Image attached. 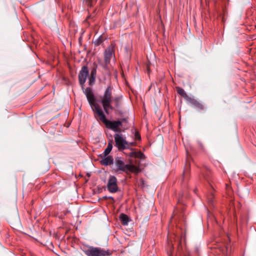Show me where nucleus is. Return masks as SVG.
Instances as JSON below:
<instances>
[{
    "label": "nucleus",
    "mask_w": 256,
    "mask_h": 256,
    "mask_svg": "<svg viewBox=\"0 0 256 256\" xmlns=\"http://www.w3.org/2000/svg\"><path fill=\"white\" fill-rule=\"evenodd\" d=\"M114 87L110 84L104 90V94L100 98L101 103L104 110L106 114H109L108 110H114L116 112L118 111L122 103V96H112Z\"/></svg>",
    "instance_id": "f257e3e1"
},
{
    "label": "nucleus",
    "mask_w": 256,
    "mask_h": 256,
    "mask_svg": "<svg viewBox=\"0 0 256 256\" xmlns=\"http://www.w3.org/2000/svg\"><path fill=\"white\" fill-rule=\"evenodd\" d=\"M114 164L116 167V172H122L128 174L130 173L137 174L141 172V170L138 166L132 164H125L123 158L120 157L116 158Z\"/></svg>",
    "instance_id": "f03ea898"
},
{
    "label": "nucleus",
    "mask_w": 256,
    "mask_h": 256,
    "mask_svg": "<svg viewBox=\"0 0 256 256\" xmlns=\"http://www.w3.org/2000/svg\"><path fill=\"white\" fill-rule=\"evenodd\" d=\"M98 114L96 116L98 117L99 120L102 122L106 127L114 132H121L120 127L122 126V122L120 120H108L106 118V116L104 114L102 110L98 112Z\"/></svg>",
    "instance_id": "7ed1b4c3"
},
{
    "label": "nucleus",
    "mask_w": 256,
    "mask_h": 256,
    "mask_svg": "<svg viewBox=\"0 0 256 256\" xmlns=\"http://www.w3.org/2000/svg\"><path fill=\"white\" fill-rule=\"evenodd\" d=\"M82 90L84 94L86 96L88 103L91 106V108L93 112L96 115L97 114H98V112L102 111V110L100 106L96 102L95 98L92 88H84V89H82Z\"/></svg>",
    "instance_id": "20e7f679"
},
{
    "label": "nucleus",
    "mask_w": 256,
    "mask_h": 256,
    "mask_svg": "<svg viewBox=\"0 0 256 256\" xmlns=\"http://www.w3.org/2000/svg\"><path fill=\"white\" fill-rule=\"evenodd\" d=\"M115 44L112 43L104 52V62L102 64L103 68L106 70H109V64L110 60L114 57Z\"/></svg>",
    "instance_id": "39448f33"
},
{
    "label": "nucleus",
    "mask_w": 256,
    "mask_h": 256,
    "mask_svg": "<svg viewBox=\"0 0 256 256\" xmlns=\"http://www.w3.org/2000/svg\"><path fill=\"white\" fill-rule=\"evenodd\" d=\"M83 252L87 256H105L108 255V252L100 248L88 246L84 247Z\"/></svg>",
    "instance_id": "423d86ee"
},
{
    "label": "nucleus",
    "mask_w": 256,
    "mask_h": 256,
    "mask_svg": "<svg viewBox=\"0 0 256 256\" xmlns=\"http://www.w3.org/2000/svg\"><path fill=\"white\" fill-rule=\"evenodd\" d=\"M114 136L115 142V146L120 151L128 148L130 145L132 146L133 144V143H129L122 136V134L116 133L114 134Z\"/></svg>",
    "instance_id": "0eeeda50"
},
{
    "label": "nucleus",
    "mask_w": 256,
    "mask_h": 256,
    "mask_svg": "<svg viewBox=\"0 0 256 256\" xmlns=\"http://www.w3.org/2000/svg\"><path fill=\"white\" fill-rule=\"evenodd\" d=\"M89 71L86 66H83L78 74V81L82 88L84 89V83L88 75Z\"/></svg>",
    "instance_id": "6e6552de"
},
{
    "label": "nucleus",
    "mask_w": 256,
    "mask_h": 256,
    "mask_svg": "<svg viewBox=\"0 0 256 256\" xmlns=\"http://www.w3.org/2000/svg\"><path fill=\"white\" fill-rule=\"evenodd\" d=\"M108 190L110 192H116L118 190L117 179L114 176H110L107 184Z\"/></svg>",
    "instance_id": "1a4fd4ad"
},
{
    "label": "nucleus",
    "mask_w": 256,
    "mask_h": 256,
    "mask_svg": "<svg viewBox=\"0 0 256 256\" xmlns=\"http://www.w3.org/2000/svg\"><path fill=\"white\" fill-rule=\"evenodd\" d=\"M187 102L200 110H203L204 108V106L193 98L190 97L187 100Z\"/></svg>",
    "instance_id": "9d476101"
},
{
    "label": "nucleus",
    "mask_w": 256,
    "mask_h": 256,
    "mask_svg": "<svg viewBox=\"0 0 256 256\" xmlns=\"http://www.w3.org/2000/svg\"><path fill=\"white\" fill-rule=\"evenodd\" d=\"M114 163V159L112 156H104L101 160L100 164L104 166H109Z\"/></svg>",
    "instance_id": "9b49d317"
},
{
    "label": "nucleus",
    "mask_w": 256,
    "mask_h": 256,
    "mask_svg": "<svg viewBox=\"0 0 256 256\" xmlns=\"http://www.w3.org/2000/svg\"><path fill=\"white\" fill-rule=\"evenodd\" d=\"M176 90L177 92L182 97H183L186 100L187 102V100L189 99L190 96H188V94L184 92V90L183 88H182L178 87V86L176 87Z\"/></svg>",
    "instance_id": "f8f14e48"
},
{
    "label": "nucleus",
    "mask_w": 256,
    "mask_h": 256,
    "mask_svg": "<svg viewBox=\"0 0 256 256\" xmlns=\"http://www.w3.org/2000/svg\"><path fill=\"white\" fill-rule=\"evenodd\" d=\"M120 220L123 225H127L130 221L128 216L124 214H121L120 216Z\"/></svg>",
    "instance_id": "ddd939ff"
},
{
    "label": "nucleus",
    "mask_w": 256,
    "mask_h": 256,
    "mask_svg": "<svg viewBox=\"0 0 256 256\" xmlns=\"http://www.w3.org/2000/svg\"><path fill=\"white\" fill-rule=\"evenodd\" d=\"M112 140H110L108 142L107 148L105 149L104 152V156H107L111 152L112 148Z\"/></svg>",
    "instance_id": "4468645a"
},
{
    "label": "nucleus",
    "mask_w": 256,
    "mask_h": 256,
    "mask_svg": "<svg viewBox=\"0 0 256 256\" xmlns=\"http://www.w3.org/2000/svg\"><path fill=\"white\" fill-rule=\"evenodd\" d=\"M129 156L130 157H135L140 158H142L144 156V154L140 152H132L129 154Z\"/></svg>",
    "instance_id": "2eb2a0df"
},
{
    "label": "nucleus",
    "mask_w": 256,
    "mask_h": 256,
    "mask_svg": "<svg viewBox=\"0 0 256 256\" xmlns=\"http://www.w3.org/2000/svg\"><path fill=\"white\" fill-rule=\"evenodd\" d=\"M210 194L208 198V202L210 206H214V194L211 190H210Z\"/></svg>",
    "instance_id": "dca6fc26"
},
{
    "label": "nucleus",
    "mask_w": 256,
    "mask_h": 256,
    "mask_svg": "<svg viewBox=\"0 0 256 256\" xmlns=\"http://www.w3.org/2000/svg\"><path fill=\"white\" fill-rule=\"evenodd\" d=\"M104 40V38L101 36L94 41V44L96 46H98L102 44Z\"/></svg>",
    "instance_id": "f3484780"
},
{
    "label": "nucleus",
    "mask_w": 256,
    "mask_h": 256,
    "mask_svg": "<svg viewBox=\"0 0 256 256\" xmlns=\"http://www.w3.org/2000/svg\"><path fill=\"white\" fill-rule=\"evenodd\" d=\"M190 170V164L186 163L183 172V178H186L188 176Z\"/></svg>",
    "instance_id": "a211bd4d"
},
{
    "label": "nucleus",
    "mask_w": 256,
    "mask_h": 256,
    "mask_svg": "<svg viewBox=\"0 0 256 256\" xmlns=\"http://www.w3.org/2000/svg\"><path fill=\"white\" fill-rule=\"evenodd\" d=\"M203 175H204V179L206 180H207L208 182H210L209 178L210 175V170H208V169L206 168V171L204 173Z\"/></svg>",
    "instance_id": "6ab92c4d"
},
{
    "label": "nucleus",
    "mask_w": 256,
    "mask_h": 256,
    "mask_svg": "<svg viewBox=\"0 0 256 256\" xmlns=\"http://www.w3.org/2000/svg\"><path fill=\"white\" fill-rule=\"evenodd\" d=\"M94 64V66L91 70L90 76L96 77L97 65L95 64Z\"/></svg>",
    "instance_id": "aec40b11"
},
{
    "label": "nucleus",
    "mask_w": 256,
    "mask_h": 256,
    "mask_svg": "<svg viewBox=\"0 0 256 256\" xmlns=\"http://www.w3.org/2000/svg\"><path fill=\"white\" fill-rule=\"evenodd\" d=\"M96 78V76H90V77L88 78L89 85L92 86L94 84Z\"/></svg>",
    "instance_id": "412c9836"
},
{
    "label": "nucleus",
    "mask_w": 256,
    "mask_h": 256,
    "mask_svg": "<svg viewBox=\"0 0 256 256\" xmlns=\"http://www.w3.org/2000/svg\"><path fill=\"white\" fill-rule=\"evenodd\" d=\"M134 136L136 140H140L141 139L140 135L138 132L136 131Z\"/></svg>",
    "instance_id": "4be33fe9"
},
{
    "label": "nucleus",
    "mask_w": 256,
    "mask_h": 256,
    "mask_svg": "<svg viewBox=\"0 0 256 256\" xmlns=\"http://www.w3.org/2000/svg\"><path fill=\"white\" fill-rule=\"evenodd\" d=\"M86 4L88 6H92V0H86Z\"/></svg>",
    "instance_id": "5701e85b"
},
{
    "label": "nucleus",
    "mask_w": 256,
    "mask_h": 256,
    "mask_svg": "<svg viewBox=\"0 0 256 256\" xmlns=\"http://www.w3.org/2000/svg\"><path fill=\"white\" fill-rule=\"evenodd\" d=\"M120 121H122V122H126V123H127L128 122V118H122L120 120Z\"/></svg>",
    "instance_id": "b1692460"
},
{
    "label": "nucleus",
    "mask_w": 256,
    "mask_h": 256,
    "mask_svg": "<svg viewBox=\"0 0 256 256\" xmlns=\"http://www.w3.org/2000/svg\"><path fill=\"white\" fill-rule=\"evenodd\" d=\"M211 186V189L212 190L213 189V187L212 186Z\"/></svg>",
    "instance_id": "393cba45"
},
{
    "label": "nucleus",
    "mask_w": 256,
    "mask_h": 256,
    "mask_svg": "<svg viewBox=\"0 0 256 256\" xmlns=\"http://www.w3.org/2000/svg\"><path fill=\"white\" fill-rule=\"evenodd\" d=\"M110 198L113 199L112 197H110Z\"/></svg>",
    "instance_id": "a878e982"
}]
</instances>
